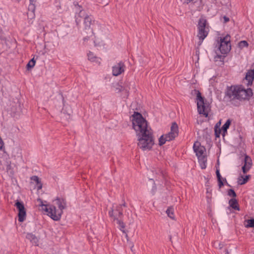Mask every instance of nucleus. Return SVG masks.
Listing matches in <instances>:
<instances>
[{"label": "nucleus", "mask_w": 254, "mask_h": 254, "mask_svg": "<svg viewBox=\"0 0 254 254\" xmlns=\"http://www.w3.org/2000/svg\"><path fill=\"white\" fill-rule=\"evenodd\" d=\"M132 126L138 136V146L143 150L150 149L154 144L153 133L142 115L134 112L132 116Z\"/></svg>", "instance_id": "1"}, {"label": "nucleus", "mask_w": 254, "mask_h": 254, "mask_svg": "<svg viewBox=\"0 0 254 254\" xmlns=\"http://www.w3.org/2000/svg\"><path fill=\"white\" fill-rule=\"evenodd\" d=\"M253 95V92L251 88L246 89L241 85L228 86L225 92V97L230 101L249 100Z\"/></svg>", "instance_id": "2"}, {"label": "nucleus", "mask_w": 254, "mask_h": 254, "mask_svg": "<svg viewBox=\"0 0 254 254\" xmlns=\"http://www.w3.org/2000/svg\"><path fill=\"white\" fill-rule=\"evenodd\" d=\"M42 209L47 212V215L54 220L58 221L60 219L63 212L60 209L56 208L54 205H41Z\"/></svg>", "instance_id": "3"}, {"label": "nucleus", "mask_w": 254, "mask_h": 254, "mask_svg": "<svg viewBox=\"0 0 254 254\" xmlns=\"http://www.w3.org/2000/svg\"><path fill=\"white\" fill-rule=\"evenodd\" d=\"M197 29V37L201 42H202L207 37L209 32L208 26L207 24V21L205 19L203 18L199 19L198 23Z\"/></svg>", "instance_id": "4"}, {"label": "nucleus", "mask_w": 254, "mask_h": 254, "mask_svg": "<svg viewBox=\"0 0 254 254\" xmlns=\"http://www.w3.org/2000/svg\"><path fill=\"white\" fill-rule=\"evenodd\" d=\"M109 213L111 217L113 218L114 220H117V223L122 228L124 229L125 228L123 222L119 220V218L122 215V205L113 206L112 210Z\"/></svg>", "instance_id": "5"}, {"label": "nucleus", "mask_w": 254, "mask_h": 254, "mask_svg": "<svg viewBox=\"0 0 254 254\" xmlns=\"http://www.w3.org/2000/svg\"><path fill=\"white\" fill-rule=\"evenodd\" d=\"M219 49L222 54H227L231 50L230 36L228 35L220 39Z\"/></svg>", "instance_id": "6"}, {"label": "nucleus", "mask_w": 254, "mask_h": 254, "mask_svg": "<svg viewBox=\"0 0 254 254\" xmlns=\"http://www.w3.org/2000/svg\"><path fill=\"white\" fill-rule=\"evenodd\" d=\"M196 99L198 112L199 114H203L206 116L207 115V113L205 112L206 106L205 105L203 98L201 96L200 92L198 91H197Z\"/></svg>", "instance_id": "7"}, {"label": "nucleus", "mask_w": 254, "mask_h": 254, "mask_svg": "<svg viewBox=\"0 0 254 254\" xmlns=\"http://www.w3.org/2000/svg\"><path fill=\"white\" fill-rule=\"evenodd\" d=\"M193 148L198 159H200V158L204 159L206 149L203 146L201 145L199 142L196 141L194 143Z\"/></svg>", "instance_id": "8"}, {"label": "nucleus", "mask_w": 254, "mask_h": 254, "mask_svg": "<svg viewBox=\"0 0 254 254\" xmlns=\"http://www.w3.org/2000/svg\"><path fill=\"white\" fill-rule=\"evenodd\" d=\"M18 211V220L20 222H23L25 219L26 210L23 203L21 202L17 201L15 204Z\"/></svg>", "instance_id": "9"}, {"label": "nucleus", "mask_w": 254, "mask_h": 254, "mask_svg": "<svg viewBox=\"0 0 254 254\" xmlns=\"http://www.w3.org/2000/svg\"><path fill=\"white\" fill-rule=\"evenodd\" d=\"M126 66L124 62L121 61L112 67V74L117 76L125 71Z\"/></svg>", "instance_id": "10"}, {"label": "nucleus", "mask_w": 254, "mask_h": 254, "mask_svg": "<svg viewBox=\"0 0 254 254\" xmlns=\"http://www.w3.org/2000/svg\"><path fill=\"white\" fill-rule=\"evenodd\" d=\"M166 134L169 138V140L174 139L178 135V127L176 123H172L170 131Z\"/></svg>", "instance_id": "11"}, {"label": "nucleus", "mask_w": 254, "mask_h": 254, "mask_svg": "<svg viewBox=\"0 0 254 254\" xmlns=\"http://www.w3.org/2000/svg\"><path fill=\"white\" fill-rule=\"evenodd\" d=\"M254 80V69L249 70L246 74L245 78L244 79V81H246L247 82L246 83L247 85L249 86H251L253 84V82Z\"/></svg>", "instance_id": "12"}, {"label": "nucleus", "mask_w": 254, "mask_h": 254, "mask_svg": "<svg viewBox=\"0 0 254 254\" xmlns=\"http://www.w3.org/2000/svg\"><path fill=\"white\" fill-rule=\"evenodd\" d=\"M244 164L242 166V171L244 174L247 173L252 167L253 163L252 160H244L242 164Z\"/></svg>", "instance_id": "13"}, {"label": "nucleus", "mask_w": 254, "mask_h": 254, "mask_svg": "<svg viewBox=\"0 0 254 254\" xmlns=\"http://www.w3.org/2000/svg\"><path fill=\"white\" fill-rule=\"evenodd\" d=\"M54 205H57L58 207V209H60L63 211V210L65 207L66 203L64 199L57 198L54 201Z\"/></svg>", "instance_id": "14"}, {"label": "nucleus", "mask_w": 254, "mask_h": 254, "mask_svg": "<svg viewBox=\"0 0 254 254\" xmlns=\"http://www.w3.org/2000/svg\"><path fill=\"white\" fill-rule=\"evenodd\" d=\"M26 238L34 245L36 246L38 245V239L34 235L31 233H28L26 235Z\"/></svg>", "instance_id": "15"}, {"label": "nucleus", "mask_w": 254, "mask_h": 254, "mask_svg": "<svg viewBox=\"0 0 254 254\" xmlns=\"http://www.w3.org/2000/svg\"><path fill=\"white\" fill-rule=\"evenodd\" d=\"M94 22V20H93V18L91 15L90 16H89V15L86 16L84 18V22L85 28L87 29V28H90L91 25L92 24L93 22Z\"/></svg>", "instance_id": "16"}, {"label": "nucleus", "mask_w": 254, "mask_h": 254, "mask_svg": "<svg viewBox=\"0 0 254 254\" xmlns=\"http://www.w3.org/2000/svg\"><path fill=\"white\" fill-rule=\"evenodd\" d=\"M250 176V175L240 176L238 179V184L240 185L245 184L248 181Z\"/></svg>", "instance_id": "17"}, {"label": "nucleus", "mask_w": 254, "mask_h": 254, "mask_svg": "<svg viewBox=\"0 0 254 254\" xmlns=\"http://www.w3.org/2000/svg\"><path fill=\"white\" fill-rule=\"evenodd\" d=\"M229 204L230 207L235 210H239L238 201L235 198L231 199L229 201Z\"/></svg>", "instance_id": "18"}, {"label": "nucleus", "mask_w": 254, "mask_h": 254, "mask_svg": "<svg viewBox=\"0 0 254 254\" xmlns=\"http://www.w3.org/2000/svg\"><path fill=\"white\" fill-rule=\"evenodd\" d=\"M168 136L167 134L162 135L159 139V144L161 146L165 144L166 141H169L171 140H169Z\"/></svg>", "instance_id": "19"}, {"label": "nucleus", "mask_w": 254, "mask_h": 254, "mask_svg": "<svg viewBox=\"0 0 254 254\" xmlns=\"http://www.w3.org/2000/svg\"><path fill=\"white\" fill-rule=\"evenodd\" d=\"M231 121L230 119H228L227 120V121L225 122V123L223 125V126L221 127V130L223 131V135H225V133H227V129L229 128L230 124H231Z\"/></svg>", "instance_id": "20"}, {"label": "nucleus", "mask_w": 254, "mask_h": 254, "mask_svg": "<svg viewBox=\"0 0 254 254\" xmlns=\"http://www.w3.org/2000/svg\"><path fill=\"white\" fill-rule=\"evenodd\" d=\"M244 225L246 228L254 227V219H249L245 221Z\"/></svg>", "instance_id": "21"}, {"label": "nucleus", "mask_w": 254, "mask_h": 254, "mask_svg": "<svg viewBox=\"0 0 254 254\" xmlns=\"http://www.w3.org/2000/svg\"><path fill=\"white\" fill-rule=\"evenodd\" d=\"M166 213L170 218L173 220L175 219L174 211L173 208H168L166 210Z\"/></svg>", "instance_id": "22"}, {"label": "nucleus", "mask_w": 254, "mask_h": 254, "mask_svg": "<svg viewBox=\"0 0 254 254\" xmlns=\"http://www.w3.org/2000/svg\"><path fill=\"white\" fill-rule=\"evenodd\" d=\"M36 61L34 58L32 59L27 64V68L28 69L33 68L35 65Z\"/></svg>", "instance_id": "23"}, {"label": "nucleus", "mask_w": 254, "mask_h": 254, "mask_svg": "<svg viewBox=\"0 0 254 254\" xmlns=\"http://www.w3.org/2000/svg\"><path fill=\"white\" fill-rule=\"evenodd\" d=\"M198 163L202 169H204L206 167V160H198Z\"/></svg>", "instance_id": "24"}, {"label": "nucleus", "mask_w": 254, "mask_h": 254, "mask_svg": "<svg viewBox=\"0 0 254 254\" xmlns=\"http://www.w3.org/2000/svg\"><path fill=\"white\" fill-rule=\"evenodd\" d=\"M239 47L242 49L244 47H247L248 46V43L246 41H242L239 43Z\"/></svg>", "instance_id": "25"}, {"label": "nucleus", "mask_w": 254, "mask_h": 254, "mask_svg": "<svg viewBox=\"0 0 254 254\" xmlns=\"http://www.w3.org/2000/svg\"><path fill=\"white\" fill-rule=\"evenodd\" d=\"M228 194L230 196L236 197V194L234 190L232 189H230L228 191Z\"/></svg>", "instance_id": "26"}, {"label": "nucleus", "mask_w": 254, "mask_h": 254, "mask_svg": "<svg viewBox=\"0 0 254 254\" xmlns=\"http://www.w3.org/2000/svg\"><path fill=\"white\" fill-rule=\"evenodd\" d=\"M88 58L91 62H94L95 59H96V57H93V55L91 53H90L88 54Z\"/></svg>", "instance_id": "27"}, {"label": "nucleus", "mask_w": 254, "mask_h": 254, "mask_svg": "<svg viewBox=\"0 0 254 254\" xmlns=\"http://www.w3.org/2000/svg\"><path fill=\"white\" fill-rule=\"evenodd\" d=\"M36 187L38 190H40L42 188V184L40 181L36 183Z\"/></svg>", "instance_id": "28"}, {"label": "nucleus", "mask_w": 254, "mask_h": 254, "mask_svg": "<svg viewBox=\"0 0 254 254\" xmlns=\"http://www.w3.org/2000/svg\"><path fill=\"white\" fill-rule=\"evenodd\" d=\"M31 180L32 181L34 182L35 183H37L40 181L39 178L36 176H34L31 177Z\"/></svg>", "instance_id": "29"}, {"label": "nucleus", "mask_w": 254, "mask_h": 254, "mask_svg": "<svg viewBox=\"0 0 254 254\" xmlns=\"http://www.w3.org/2000/svg\"><path fill=\"white\" fill-rule=\"evenodd\" d=\"M218 182V186H219V188H221L223 186V181L221 180V181H219Z\"/></svg>", "instance_id": "30"}, {"label": "nucleus", "mask_w": 254, "mask_h": 254, "mask_svg": "<svg viewBox=\"0 0 254 254\" xmlns=\"http://www.w3.org/2000/svg\"><path fill=\"white\" fill-rule=\"evenodd\" d=\"M223 19H224V23H227V22H228L229 21V18L226 16H224L223 17Z\"/></svg>", "instance_id": "31"}, {"label": "nucleus", "mask_w": 254, "mask_h": 254, "mask_svg": "<svg viewBox=\"0 0 254 254\" xmlns=\"http://www.w3.org/2000/svg\"><path fill=\"white\" fill-rule=\"evenodd\" d=\"M4 145L3 142L1 139L0 138V150L2 149L3 146Z\"/></svg>", "instance_id": "32"}, {"label": "nucleus", "mask_w": 254, "mask_h": 254, "mask_svg": "<svg viewBox=\"0 0 254 254\" xmlns=\"http://www.w3.org/2000/svg\"><path fill=\"white\" fill-rule=\"evenodd\" d=\"M193 0H182L183 3H189V2L193 1Z\"/></svg>", "instance_id": "33"}, {"label": "nucleus", "mask_w": 254, "mask_h": 254, "mask_svg": "<svg viewBox=\"0 0 254 254\" xmlns=\"http://www.w3.org/2000/svg\"><path fill=\"white\" fill-rule=\"evenodd\" d=\"M216 176H219V175H220L219 168H218V167H217V168H216Z\"/></svg>", "instance_id": "34"}, {"label": "nucleus", "mask_w": 254, "mask_h": 254, "mask_svg": "<svg viewBox=\"0 0 254 254\" xmlns=\"http://www.w3.org/2000/svg\"><path fill=\"white\" fill-rule=\"evenodd\" d=\"M217 178L218 179V181L222 180V178L221 177V175H219V176H217Z\"/></svg>", "instance_id": "35"}, {"label": "nucleus", "mask_w": 254, "mask_h": 254, "mask_svg": "<svg viewBox=\"0 0 254 254\" xmlns=\"http://www.w3.org/2000/svg\"><path fill=\"white\" fill-rule=\"evenodd\" d=\"M219 165H220V162H219V160H217V165L216 166V168H217V167H219Z\"/></svg>", "instance_id": "36"}, {"label": "nucleus", "mask_w": 254, "mask_h": 254, "mask_svg": "<svg viewBox=\"0 0 254 254\" xmlns=\"http://www.w3.org/2000/svg\"><path fill=\"white\" fill-rule=\"evenodd\" d=\"M223 246V245L222 244H219V249H222Z\"/></svg>", "instance_id": "37"}, {"label": "nucleus", "mask_w": 254, "mask_h": 254, "mask_svg": "<svg viewBox=\"0 0 254 254\" xmlns=\"http://www.w3.org/2000/svg\"><path fill=\"white\" fill-rule=\"evenodd\" d=\"M244 159H250V157L247 155H245V158Z\"/></svg>", "instance_id": "38"}, {"label": "nucleus", "mask_w": 254, "mask_h": 254, "mask_svg": "<svg viewBox=\"0 0 254 254\" xmlns=\"http://www.w3.org/2000/svg\"><path fill=\"white\" fill-rule=\"evenodd\" d=\"M30 3L33 4V2L34 1V0H30Z\"/></svg>", "instance_id": "39"}, {"label": "nucleus", "mask_w": 254, "mask_h": 254, "mask_svg": "<svg viewBox=\"0 0 254 254\" xmlns=\"http://www.w3.org/2000/svg\"><path fill=\"white\" fill-rule=\"evenodd\" d=\"M87 39H88V38H84V41L87 40Z\"/></svg>", "instance_id": "40"}]
</instances>
